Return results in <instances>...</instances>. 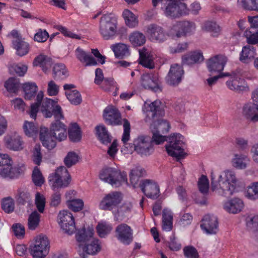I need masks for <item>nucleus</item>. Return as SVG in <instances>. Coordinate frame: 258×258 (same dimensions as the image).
Returning <instances> with one entry per match:
<instances>
[{
    "label": "nucleus",
    "mask_w": 258,
    "mask_h": 258,
    "mask_svg": "<svg viewBox=\"0 0 258 258\" xmlns=\"http://www.w3.org/2000/svg\"><path fill=\"white\" fill-rule=\"evenodd\" d=\"M41 110L46 118H50L52 115L54 118H58L62 116L63 114L61 107L57 104V101L47 98L42 102Z\"/></svg>",
    "instance_id": "obj_11"
},
{
    "label": "nucleus",
    "mask_w": 258,
    "mask_h": 258,
    "mask_svg": "<svg viewBox=\"0 0 258 258\" xmlns=\"http://www.w3.org/2000/svg\"><path fill=\"white\" fill-rule=\"evenodd\" d=\"M227 62V58L222 55H216L209 58L207 61V66L209 72H220L224 69Z\"/></svg>",
    "instance_id": "obj_21"
},
{
    "label": "nucleus",
    "mask_w": 258,
    "mask_h": 258,
    "mask_svg": "<svg viewBox=\"0 0 258 258\" xmlns=\"http://www.w3.org/2000/svg\"><path fill=\"white\" fill-rule=\"evenodd\" d=\"M46 203L44 196L39 192H37L35 196V205L38 211L40 213L44 212Z\"/></svg>",
    "instance_id": "obj_58"
},
{
    "label": "nucleus",
    "mask_w": 258,
    "mask_h": 258,
    "mask_svg": "<svg viewBox=\"0 0 258 258\" xmlns=\"http://www.w3.org/2000/svg\"><path fill=\"white\" fill-rule=\"evenodd\" d=\"M173 215L171 211L164 209L162 212V229L169 231L172 229Z\"/></svg>",
    "instance_id": "obj_40"
},
{
    "label": "nucleus",
    "mask_w": 258,
    "mask_h": 258,
    "mask_svg": "<svg viewBox=\"0 0 258 258\" xmlns=\"http://www.w3.org/2000/svg\"><path fill=\"white\" fill-rule=\"evenodd\" d=\"M195 30L194 23L189 21H179L173 26L169 32V35L173 39L178 38L190 33Z\"/></svg>",
    "instance_id": "obj_12"
},
{
    "label": "nucleus",
    "mask_w": 258,
    "mask_h": 258,
    "mask_svg": "<svg viewBox=\"0 0 258 258\" xmlns=\"http://www.w3.org/2000/svg\"><path fill=\"white\" fill-rule=\"evenodd\" d=\"M183 74L184 71L181 66L176 63L172 64L166 77V83L170 86H176L181 82Z\"/></svg>",
    "instance_id": "obj_17"
},
{
    "label": "nucleus",
    "mask_w": 258,
    "mask_h": 258,
    "mask_svg": "<svg viewBox=\"0 0 258 258\" xmlns=\"http://www.w3.org/2000/svg\"><path fill=\"white\" fill-rule=\"evenodd\" d=\"M167 3L164 11L165 15L171 18H178V11H176V3L173 2V0H169Z\"/></svg>",
    "instance_id": "obj_51"
},
{
    "label": "nucleus",
    "mask_w": 258,
    "mask_h": 258,
    "mask_svg": "<svg viewBox=\"0 0 258 258\" xmlns=\"http://www.w3.org/2000/svg\"><path fill=\"white\" fill-rule=\"evenodd\" d=\"M244 206L243 203L238 198H234L226 202L224 209L229 213L236 214L240 212Z\"/></svg>",
    "instance_id": "obj_31"
},
{
    "label": "nucleus",
    "mask_w": 258,
    "mask_h": 258,
    "mask_svg": "<svg viewBox=\"0 0 258 258\" xmlns=\"http://www.w3.org/2000/svg\"><path fill=\"white\" fill-rule=\"evenodd\" d=\"M112 229V226L105 223H99L96 227V230L98 235L101 238L105 237L110 232Z\"/></svg>",
    "instance_id": "obj_55"
},
{
    "label": "nucleus",
    "mask_w": 258,
    "mask_h": 258,
    "mask_svg": "<svg viewBox=\"0 0 258 258\" xmlns=\"http://www.w3.org/2000/svg\"><path fill=\"white\" fill-rule=\"evenodd\" d=\"M246 156L242 154H235V158L233 160V166L238 169H243L246 167V164L243 162Z\"/></svg>",
    "instance_id": "obj_59"
},
{
    "label": "nucleus",
    "mask_w": 258,
    "mask_h": 258,
    "mask_svg": "<svg viewBox=\"0 0 258 258\" xmlns=\"http://www.w3.org/2000/svg\"><path fill=\"white\" fill-rule=\"evenodd\" d=\"M185 0H173V2L176 3V11H178V18L183 16L188 15L190 10L187 7V5L184 3Z\"/></svg>",
    "instance_id": "obj_53"
},
{
    "label": "nucleus",
    "mask_w": 258,
    "mask_h": 258,
    "mask_svg": "<svg viewBox=\"0 0 258 258\" xmlns=\"http://www.w3.org/2000/svg\"><path fill=\"white\" fill-rule=\"evenodd\" d=\"M65 95L71 103L74 105H78L82 101L80 93L77 90L70 91H66Z\"/></svg>",
    "instance_id": "obj_47"
},
{
    "label": "nucleus",
    "mask_w": 258,
    "mask_h": 258,
    "mask_svg": "<svg viewBox=\"0 0 258 258\" xmlns=\"http://www.w3.org/2000/svg\"><path fill=\"white\" fill-rule=\"evenodd\" d=\"M101 87L106 92H112L113 96H117V92L119 88L113 78H105Z\"/></svg>",
    "instance_id": "obj_41"
},
{
    "label": "nucleus",
    "mask_w": 258,
    "mask_h": 258,
    "mask_svg": "<svg viewBox=\"0 0 258 258\" xmlns=\"http://www.w3.org/2000/svg\"><path fill=\"white\" fill-rule=\"evenodd\" d=\"M79 157L78 155L74 151L68 153L63 160L65 165L68 168H70L79 162Z\"/></svg>",
    "instance_id": "obj_54"
},
{
    "label": "nucleus",
    "mask_w": 258,
    "mask_h": 258,
    "mask_svg": "<svg viewBox=\"0 0 258 258\" xmlns=\"http://www.w3.org/2000/svg\"><path fill=\"white\" fill-rule=\"evenodd\" d=\"M198 187L199 190L203 195L201 197L200 196L195 199L196 203L200 204L201 205H205L207 204V198L205 194H207L208 192L209 185L208 180L206 176L202 175L199 179L198 182Z\"/></svg>",
    "instance_id": "obj_26"
},
{
    "label": "nucleus",
    "mask_w": 258,
    "mask_h": 258,
    "mask_svg": "<svg viewBox=\"0 0 258 258\" xmlns=\"http://www.w3.org/2000/svg\"><path fill=\"white\" fill-rule=\"evenodd\" d=\"M103 117L107 125L115 126L122 124L120 112L113 105H108L104 109Z\"/></svg>",
    "instance_id": "obj_16"
},
{
    "label": "nucleus",
    "mask_w": 258,
    "mask_h": 258,
    "mask_svg": "<svg viewBox=\"0 0 258 258\" xmlns=\"http://www.w3.org/2000/svg\"><path fill=\"white\" fill-rule=\"evenodd\" d=\"M1 207L5 213L8 214L11 213L15 209L14 201L10 197L4 198L2 201Z\"/></svg>",
    "instance_id": "obj_56"
},
{
    "label": "nucleus",
    "mask_w": 258,
    "mask_h": 258,
    "mask_svg": "<svg viewBox=\"0 0 258 258\" xmlns=\"http://www.w3.org/2000/svg\"><path fill=\"white\" fill-rule=\"evenodd\" d=\"M99 178L115 187H118L124 183L128 184L126 173L115 168L107 167L103 168L100 172Z\"/></svg>",
    "instance_id": "obj_5"
},
{
    "label": "nucleus",
    "mask_w": 258,
    "mask_h": 258,
    "mask_svg": "<svg viewBox=\"0 0 258 258\" xmlns=\"http://www.w3.org/2000/svg\"><path fill=\"white\" fill-rule=\"evenodd\" d=\"M41 148L39 144L35 145L33 154V161L37 165H40L42 159V155L41 152Z\"/></svg>",
    "instance_id": "obj_60"
},
{
    "label": "nucleus",
    "mask_w": 258,
    "mask_h": 258,
    "mask_svg": "<svg viewBox=\"0 0 258 258\" xmlns=\"http://www.w3.org/2000/svg\"><path fill=\"white\" fill-rule=\"evenodd\" d=\"M141 84L145 89L155 92L162 91V86L156 73L150 72L143 74L141 78Z\"/></svg>",
    "instance_id": "obj_14"
},
{
    "label": "nucleus",
    "mask_w": 258,
    "mask_h": 258,
    "mask_svg": "<svg viewBox=\"0 0 258 258\" xmlns=\"http://www.w3.org/2000/svg\"><path fill=\"white\" fill-rule=\"evenodd\" d=\"M25 166L18 165L12 166V160L7 154H0V176L11 179L18 178L24 173Z\"/></svg>",
    "instance_id": "obj_7"
},
{
    "label": "nucleus",
    "mask_w": 258,
    "mask_h": 258,
    "mask_svg": "<svg viewBox=\"0 0 258 258\" xmlns=\"http://www.w3.org/2000/svg\"><path fill=\"white\" fill-rule=\"evenodd\" d=\"M69 76V72L64 64L55 63L52 69V77L56 81L66 79Z\"/></svg>",
    "instance_id": "obj_30"
},
{
    "label": "nucleus",
    "mask_w": 258,
    "mask_h": 258,
    "mask_svg": "<svg viewBox=\"0 0 258 258\" xmlns=\"http://www.w3.org/2000/svg\"><path fill=\"white\" fill-rule=\"evenodd\" d=\"M74 190L69 191L66 194V197L68 200L67 201V205L69 209L74 212H79L82 210L84 207V202L81 199H71V195Z\"/></svg>",
    "instance_id": "obj_33"
},
{
    "label": "nucleus",
    "mask_w": 258,
    "mask_h": 258,
    "mask_svg": "<svg viewBox=\"0 0 258 258\" xmlns=\"http://www.w3.org/2000/svg\"><path fill=\"white\" fill-rule=\"evenodd\" d=\"M22 88L26 100H31L35 96L38 91V87L35 83H26L23 84Z\"/></svg>",
    "instance_id": "obj_43"
},
{
    "label": "nucleus",
    "mask_w": 258,
    "mask_h": 258,
    "mask_svg": "<svg viewBox=\"0 0 258 258\" xmlns=\"http://www.w3.org/2000/svg\"><path fill=\"white\" fill-rule=\"evenodd\" d=\"M130 42L134 47L140 46L145 43L146 37L142 33L136 31L130 35Z\"/></svg>",
    "instance_id": "obj_45"
},
{
    "label": "nucleus",
    "mask_w": 258,
    "mask_h": 258,
    "mask_svg": "<svg viewBox=\"0 0 258 258\" xmlns=\"http://www.w3.org/2000/svg\"><path fill=\"white\" fill-rule=\"evenodd\" d=\"M49 248L48 237L39 235L36 237L34 242L29 245L28 250L33 258H45L49 253Z\"/></svg>",
    "instance_id": "obj_8"
},
{
    "label": "nucleus",
    "mask_w": 258,
    "mask_h": 258,
    "mask_svg": "<svg viewBox=\"0 0 258 258\" xmlns=\"http://www.w3.org/2000/svg\"><path fill=\"white\" fill-rule=\"evenodd\" d=\"M242 114L248 120L258 121V104L251 102L245 104L242 107Z\"/></svg>",
    "instance_id": "obj_24"
},
{
    "label": "nucleus",
    "mask_w": 258,
    "mask_h": 258,
    "mask_svg": "<svg viewBox=\"0 0 258 258\" xmlns=\"http://www.w3.org/2000/svg\"><path fill=\"white\" fill-rule=\"evenodd\" d=\"M241 3L245 10L258 11V0H241Z\"/></svg>",
    "instance_id": "obj_62"
},
{
    "label": "nucleus",
    "mask_w": 258,
    "mask_h": 258,
    "mask_svg": "<svg viewBox=\"0 0 258 258\" xmlns=\"http://www.w3.org/2000/svg\"><path fill=\"white\" fill-rule=\"evenodd\" d=\"M95 130L96 137L102 144L107 145L111 142L112 137L104 125H97Z\"/></svg>",
    "instance_id": "obj_27"
},
{
    "label": "nucleus",
    "mask_w": 258,
    "mask_h": 258,
    "mask_svg": "<svg viewBox=\"0 0 258 258\" xmlns=\"http://www.w3.org/2000/svg\"><path fill=\"white\" fill-rule=\"evenodd\" d=\"M28 228L34 230L39 226L40 221V215L37 211L32 212L29 216L28 220Z\"/></svg>",
    "instance_id": "obj_48"
},
{
    "label": "nucleus",
    "mask_w": 258,
    "mask_h": 258,
    "mask_svg": "<svg viewBox=\"0 0 258 258\" xmlns=\"http://www.w3.org/2000/svg\"><path fill=\"white\" fill-rule=\"evenodd\" d=\"M7 147L13 151H20L23 149V141L19 135L7 136L5 138Z\"/></svg>",
    "instance_id": "obj_29"
},
{
    "label": "nucleus",
    "mask_w": 258,
    "mask_h": 258,
    "mask_svg": "<svg viewBox=\"0 0 258 258\" xmlns=\"http://www.w3.org/2000/svg\"><path fill=\"white\" fill-rule=\"evenodd\" d=\"M153 137L142 136L139 137L134 141L133 146L135 151L141 156H149L154 151Z\"/></svg>",
    "instance_id": "obj_9"
},
{
    "label": "nucleus",
    "mask_w": 258,
    "mask_h": 258,
    "mask_svg": "<svg viewBox=\"0 0 258 258\" xmlns=\"http://www.w3.org/2000/svg\"><path fill=\"white\" fill-rule=\"evenodd\" d=\"M147 32L152 41L159 43L164 42L168 36H170L169 34L168 35L165 32L162 27L155 24L148 26Z\"/></svg>",
    "instance_id": "obj_18"
},
{
    "label": "nucleus",
    "mask_w": 258,
    "mask_h": 258,
    "mask_svg": "<svg viewBox=\"0 0 258 258\" xmlns=\"http://www.w3.org/2000/svg\"><path fill=\"white\" fill-rule=\"evenodd\" d=\"M79 248L82 249V252L80 251L79 253L81 258H86L87 254L95 255L101 250L98 239H93L90 243H80Z\"/></svg>",
    "instance_id": "obj_22"
},
{
    "label": "nucleus",
    "mask_w": 258,
    "mask_h": 258,
    "mask_svg": "<svg viewBox=\"0 0 258 258\" xmlns=\"http://www.w3.org/2000/svg\"><path fill=\"white\" fill-rule=\"evenodd\" d=\"M64 116L54 118L55 121L51 123L50 130L46 127H41L39 132V139L42 145L51 150L56 146V140L59 142L64 141L67 139V128L66 125L60 121Z\"/></svg>",
    "instance_id": "obj_2"
},
{
    "label": "nucleus",
    "mask_w": 258,
    "mask_h": 258,
    "mask_svg": "<svg viewBox=\"0 0 258 258\" xmlns=\"http://www.w3.org/2000/svg\"><path fill=\"white\" fill-rule=\"evenodd\" d=\"M123 194L120 191H113L105 195L99 203V209L104 211H111L118 207L123 200Z\"/></svg>",
    "instance_id": "obj_10"
},
{
    "label": "nucleus",
    "mask_w": 258,
    "mask_h": 258,
    "mask_svg": "<svg viewBox=\"0 0 258 258\" xmlns=\"http://www.w3.org/2000/svg\"><path fill=\"white\" fill-rule=\"evenodd\" d=\"M226 85L229 89L239 93L249 91L248 86L245 80L237 76L227 81Z\"/></svg>",
    "instance_id": "obj_23"
},
{
    "label": "nucleus",
    "mask_w": 258,
    "mask_h": 258,
    "mask_svg": "<svg viewBox=\"0 0 258 258\" xmlns=\"http://www.w3.org/2000/svg\"><path fill=\"white\" fill-rule=\"evenodd\" d=\"M164 106L159 100L150 103L148 101H146L143 108V111L146 115V121L152 120L150 128L153 134V141L155 144L159 145L165 141H167L168 144L165 145L167 153L169 155L176 158L177 161H179L186 155L183 149L184 137L177 133L173 134L170 136L163 135L167 133L170 128L169 123L167 120L161 118L165 114Z\"/></svg>",
    "instance_id": "obj_1"
},
{
    "label": "nucleus",
    "mask_w": 258,
    "mask_h": 258,
    "mask_svg": "<svg viewBox=\"0 0 258 258\" xmlns=\"http://www.w3.org/2000/svg\"><path fill=\"white\" fill-rule=\"evenodd\" d=\"M203 29L206 31L209 32L214 37L217 36L220 32V28L216 23L213 21H207L205 23Z\"/></svg>",
    "instance_id": "obj_50"
},
{
    "label": "nucleus",
    "mask_w": 258,
    "mask_h": 258,
    "mask_svg": "<svg viewBox=\"0 0 258 258\" xmlns=\"http://www.w3.org/2000/svg\"><path fill=\"white\" fill-rule=\"evenodd\" d=\"M201 228L207 234H216L218 230V219L214 215H207L202 219Z\"/></svg>",
    "instance_id": "obj_20"
},
{
    "label": "nucleus",
    "mask_w": 258,
    "mask_h": 258,
    "mask_svg": "<svg viewBox=\"0 0 258 258\" xmlns=\"http://www.w3.org/2000/svg\"><path fill=\"white\" fill-rule=\"evenodd\" d=\"M17 201L19 205H25L27 203L31 202V197L29 192L27 191H21L17 198Z\"/></svg>",
    "instance_id": "obj_63"
},
{
    "label": "nucleus",
    "mask_w": 258,
    "mask_h": 258,
    "mask_svg": "<svg viewBox=\"0 0 258 258\" xmlns=\"http://www.w3.org/2000/svg\"><path fill=\"white\" fill-rule=\"evenodd\" d=\"M68 137L70 140L74 143L79 142L82 139L81 128L77 122L71 124L68 129Z\"/></svg>",
    "instance_id": "obj_37"
},
{
    "label": "nucleus",
    "mask_w": 258,
    "mask_h": 258,
    "mask_svg": "<svg viewBox=\"0 0 258 258\" xmlns=\"http://www.w3.org/2000/svg\"><path fill=\"white\" fill-rule=\"evenodd\" d=\"M248 20L250 24L249 30L245 31L247 42L249 44H255L258 43V16H249Z\"/></svg>",
    "instance_id": "obj_19"
},
{
    "label": "nucleus",
    "mask_w": 258,
    "mask_h": 258,
    "mask_svg": "<svg viewBox=\"0 0 258 258\" xmlns=\"http://www.w3.org/2000/svg\"><path fill=\"white\" fill-rule=\"evenodd\" d=\"M243 47L240 53L239 60L243 63H248L256 54L255 48L248 43Z\"/></svg>",
    "instance_id": "obj_32"
},
{
    "label": "nucleus",
    "mask_w": 258,
    "mask_h": 258,
    "mask_svg": "<svg viewBox=\"0 0 258 258\" xmlns=\"http://www.w3.org/2000/svg\"><path fill=\"white\" fill-rule=\"evenodd\" d=\"M204 57L200 52H191L182 57V62L184 64H192L202 61Z\"/></svg>",
    "instance_id": "obj_38"
},
{
    "label": "nucleus",
    "mask_w": 258,
    "mask_h": 258,
    "mask_svg": "<svg viewBox=\"0 0 258 258\" xmlns=\"http://www.w3.org/2000/svg\"><path fill=\"white\" fill-rule=\"evenodd\" d=\"M246 226L250 230L255 231L258 228V215L248 216L246 218Z\"/></svg>",
    "instance_id": "obj_64"
},
{
    "label": "nucleus",
    "mask_w": 258,
    "mask_h": 258,
    "mask_svg": "<svg viewBox=\"0 0 258 258\" xmlns=\"http://www.w3.org/2000/svg\"><path fill=\"white\" fill-rule=\"evenodd\" d=\"M27 70V66L22 63H14L9 68V71L11 74H16L20 77L24 76L26 73Z\"/></svg>",
    "instance_id": "obj_49"
},
{
    "label": "nucleus",
    "mask_w": 258,
    "mask_h": 258,
    "mask_svg": "<svg viewBox=\"0 0 258 258\" xmlns=\"http://www.w3.org/2000/svg\"><path fill=\"white\" fill-rule=\"evenodd\" d=\"M123 120L124 121V132L121 138L123 145L121 146L120 151L123 154L125 155L128 153L127 142L129 141V121L126 118H124Z\"/></svg>",
    "instance_id": "obj_39"
},
{
    "label": "nucleus",
    "mask_w": 258,
    "mask_h": 258,
    "mask_svg": "<svg viewBox=\"0 0 258 258\" xmlns=\"http://www.w3.org/2000/svg\"><path fill=\"white\" fill-rule=\"evenodd\" d=\"M140 63L145 67L152 69L154 68L153 56L149 51L145 48L139 50Z\"/></svg>",
    "instance_id": "obj_35"
},
{
    "label": "nucleus",
    "mask_w": 258,
    "mask_h": 258,
    "mask_svg": "<svg viewBox=\"0 0 258 258\" xmlns=\"http://www.w3.org/2000/svg\"><path fill=\"white\" fill-rule=\"evenodd\" d=\"M111 47L115 56L119 59H122L128 50L127 45L123 43L113 44Z\"/></svg>",
    "instance_id": "obj_46"
},
{
    "label": "nucleus",
    "mask_w": 258,
    "mask_h": 258,
    "mask_svg": "<svg viewBox=\"0 0 258 258\" xmlns=\"http://www.w3.org/2000/svg\"><path fill=\"white\" fill-rule=\"evenodd\" d=\"M93 230L92 229L86 230L85 228H83L79 230L76 234V238L77 241L83 244L86 243L93 236Z\"/></svg>",
    "instance_id": "obj_42"
},
{
    "label": "nucleus",
    "mask_w": 258,
    "mask_h": 258,
    "mask_svg": "<svg viewBox=\"0 0 258 258\" xmlns=\"http://www.w3.org/2000/svg\"><path fill=\"white\" fill-rule=\"evenodd\" d=\"M211 180L212 191H217L219 195L224 197H229L233 194L237 181L235 173L231 170L224 171L218 175L217 178L212 172Z\"/></svg>",
    "instance_id": "obj_4"
},
{
    "label": "nucleus",
    "mask_w": 258,
    "mask_h": 258,
    "mask_svg": "<svg viewBox=\"0 0 258 258\" xmlns=\"http://www.w3.org/2000/svg\"><path fill=\"white\" fill-rule=\"evenodd\" d=\"M32 179L34 184L37 186H41L45 181L44 178L37 166L35 167L33 169Z\"/></svg>",
    "instance_id": "obj_57"
},
{
    "label": "nucleus",
    "mask_w": 258,
    "mask_h": 258,
    "mask_svg": "<svg viewBox=\"0 0 258 258\" xmlns=\"http://www.w3.org/2000/svg\"><path fill=\"white\" fill-rule=\"evenodd\" d=\"M19 80L15 77L10 78L5 83V87L7 90L12 93L17 92L20 88Z\"/></svg>",
    "instance_id": "obj_44"
},
{
    "label": "nucleus",
    "mask_w": 258,
    "mask_h": 258,
    "mask_svg": "<svg viewBox=\"0 0 258 258\" xmlns=\"http://www.w3.org/2000/svg\"><path fill=\"white\" fill-rule=\"evenodd\" d=\"M142 191L148 198L156 200L160 196V189L158 184L153 180L145 179L141 180L139 186Z\"/></svg>",
    "instance_id": "obj_15"
},
{
    "label": "nucleus",
    "mask_w": 258,
    "mask_h": 258,
    "mask_svg": "<svg viewBox=\"0 0 258 258\" xmlns=\"http://www.w3.org/2000/svg\"><path fill=\"white\" fill-rule=\"evenodd\" d=\"M115 237L121 243L129 244V226L126 224H119L115 228Z\"/></svg>",
    "instance_id": "obj_28"
},
{
    "label": "nucleus",
    "mask_w": 258,
    "mask_h": 258,
    "mask_svg": "<svg viewBox=\"0 0 258 258\" xmlns=\"http://www.w3.org/2000/svg\"><path fill=\"white\" fill-rule=\"evenodd\" d=\"M117 25V18L114 14H105L101 17L99 32L103 39H113L116 36Z\"/></svg>",
    "instance_id": "obj_6"
},
{
    "label": "nucleus",
    "mask_w": 258,
    "mask_h": 258,
    "mask_svg": "<svg viewBox=\"0 0 258 258\" xmlns=\"http://www.w3.org/2000/svg\"><path fill=\"white\" fill-rule=\"evenodd\" d=\"M13 48L16 50V53L20 56H23L28 53L30 47L28 43L22 40L21 38H17L13 40Z\"/></svg>",
    "instance_id": "obj_34"
},
{
    "label": "nucleus",
    "mask_w": 258,
    "mask_h": 258,
    "mask_svg": "<svg viewBox=\"0 0 258 258\" xmlns=\"http://www.w3.org/2000/svg\"><path fill=\"white\" fill-rule=\"evenodd\" d=\"M183 251L186 258H199L198 250L193 246H186L183 248Z\"/></svg>",
    "instance_id": "obj_61"
},
{
    "label": "nucleus",
    "mask_w": 258,
    "mask_h": 258,
    "mask_svg": "<svg viewBox=\"0 0 258 258\" xmlns=\"http://www.w3.org/2000/svg\"><path fill=\"white\" fill-rule=\"evenodd\" d=\"M33 64L34 66H40L46 73L52 64V59L47 55L41 54L34 58Z\"/></svg>",
    "instance_id": "obj_36"
},
{
    "label": "nucleus",
    "mask_w": 258,
    "mask_h": 258,
    "mask_svg": "<svg viewBox=\"0 0 258 258\" xmlns=\"http://www.w3.org/2000/svg\"><path fill=\"white\" fill-rule=\"evenodd\" d=\"M23 128L25 134L29 137L36 136L38 133V126L33 122L25 121Z\"/></svg>",
    "instance_id": "obj_52"
},
{
    "label": "nucleus",
    "mask_w": 258,
    "mask_h": 258,
    "mask_svg": "<svg viewBox=\"0 0 258 258\" xmlns=\"http://www.w3.org/2000/svg\"><path fill=\"white\" fill-rule=\"evenodd\" d=\"M146 174V170L139 165H135L130 170V184L134 188L139 187L140 178Z\"/></svg>",
    "instance_id": "obj_25"
},
{
    "label": "nucleus",
    "mask_w": 258,
    "mask_h": 258,
    "mask_svg": "<svg viewBox=\"0 0 258 258\" xmlns=\"http://www.w3.org/2000/svg\"><path fill=\"white\" fill-rule=\"evenodd\" d=\"M58 223L68 234L74 233L76 230L75 219L73 214L68 210L60 211L58 215Z\"/></svg>",
    "instance_id": "obj_13"
},
{
    "label": "nucleus",
    "mask_w": 258,
    "mask_h": 258,
    "mask_svg": "<svg viewBox=\"0 0 258 258\" xmlns=\"http://www.w3.org/2000/svg\"><path fill=\"white\" fill-rule=\"evenodd\" d=\"M71 181V176L64 166H60L57 168L54 173L49 175L48 183L54 191L50 199L51 207H56L60 204L61 189L68 187Z\"/></svg>",
    "instance_id": "obj_3"
}]
</instances>
